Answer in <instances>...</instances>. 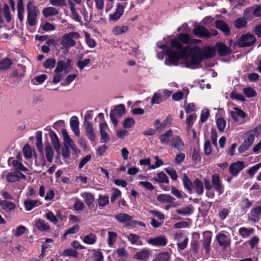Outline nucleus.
I'll return each instance as SVG.
<instances>
[{
    "label": "nucleus",
    "mask_w": 261,
    "mask_h": 261,
    "mask_svg": "<svg viewBox=\"0 0 261 261\" xmlns=\"http://www.w3.org/2000/svg\"><path fill=\"white\" fill-rule=\"evenodd\" d=\"M170 254L167 252L158 254L153 261H170Z\"/></svg>",
    "instance_id": "nucleus-45"
},
{
    "label": "nucleus",
    "mask_w": 261,
    "mask_h": 261,
    "mask_svg": "<svg viewBox=\"0 0 261 261\" xmlns=\"http://www.w3.org/2000/svg\"><path fill=\"white\" fill-rule=\"evenodd\" d=\"M84 125L85 126L87 137L90 141H94L95 139V134L92 123L88 120H84Z\"/></svg>",
    "instance_id": "nucleus-12"
},
{
    "label": "nucleus",
    "mask_w": 261,
    "mask_h": 261,
    "mask_svg": "<svg viewBox=\"0 0 261 261\" xmlns=\"http://www.w3.org/2000/svg\"><path fill=\"white\" fill-rule=\"evenodd\" d=\"M230 97L232 99L239 100L242 101H244L245 100V98L244 96L242 94H239L237 93L236 91H232L230 93Z\"/></svg>",
    "instance_id": "nucleus-61"
},
{
    "label": "nucleus",
    "mask_w": 261,
    "mask_h": 261,
    "mask_svg": "<svg viewBox=\"0 0 261 261\" xmlns=\"http://www.w3.org/2000/svg\"><path fill=\"white\" fill-rule=\"evenodd\" d=\"M62 134L64 140V147H68L71 145L74 142L73 140L69 137L67 131L65 129L62 130Z\"/></svg>",
    "instance_id": "nucleus-38"
},
{
    "label": "nucleus",
    "mask_w": 261,
    "mask_h": 261,
    "mask_svg": "<svg viewBox=\"0 0 261 261\" xmlns=\"http://www.w3.org/2000/svg\"><path fill=\"white\" fill-rule=\"evenodd\" d=\"M123 12L124 7L120 4H118L115 12L110 15V18L114 21H117L122 15Z\"/></svg>",
    "instance_id": "nucleus-27"
},
{
    "label": "nucleus",
    "mask_w": 261,
    "mask_h": 261,
    "mask_svg": "<svg viewBox=\"0 0 261 261\" xmlns=\"http://www.w3.org/2000/svg\"><path fill=\"white\" fill-rule=\"evenodd\" d=\"M254 232V229L252 228H246V227H241L239 230V233L241 235V236L243 238H246L248 237L251 234H253Z\"/></svg>",
    "instance_id": "nucleus-39"
},
{
    "label": "nucleus",
    "mask_w": 261,
    "mask_h": 261,
    "mask_svg": "<svg viewBox=\"0 0 261 261\" xmlns=\"http://www.w3.org/2000/svg\"><path fill=\"white\" fill-rule=\"evenodd\" d=\"M172 47L177 49L179 52L174 51L166 45H159L158 47L163 49L167 58L165 63L167 65H177L180 58L186 59L190 58L186 63L188 68L194 69L197 68L203 59L214 57L215 51L214 48L206 47L202 50L198 46L193 47H184L177 39H173L171 42Z\"/></svg>",
    "instance_id": "nucleus-1"
},
{
    "label": "nucleus",
    "mask_w": 261,
    "mask_h": 261,
    "mask_svg": "<svg viewBox=\"0 0 261 261\" xmlns=\"http://www.w3.org/2000/svg\"><path fill=\"white\" fill-rule=\"evenodd\" d=\"M43 15L45 17L55 16L59 14V11L53 7H48L44 8L42 11Z\"/></svg>",
    "instance_id": "nucleus-26"
},
{
    "label": "nucleus",
    "mask_w": 261,
    "mask_h": 261,
    "mask_svg": "<svg viewBox=\"0 0 261 261\" xmlns=\"http://www.w3.org/2000/svg\"><path fill=\"white\" fill-rule=\"evenodd\" d=\"M70 125L74 135L79 137L80 136L79 121L76 116H74L71 118Z\"/></svg>",
    "instance_id": "nucleus-22"
},
{
    "label": "nucleus",
    "mask_w": 261,
    "mask_h": 261,
    "mask_svg": "<svg viewBox=\"0 0 261 261\" xmlns=\"http://www.w3.org/2000/svg\"><path fill=\"white\" fill-rule=\"evenodd\" d=\"M100 133L101 139L104 143H107L110 139L109 136L107 133L109 127L106 122L101 123L99 124Z\"/></svg>",
    "instance_id": "nucleus-18"
},
{
    "label": "nucleus",
    "mask_w": 261,
    "mask_h": 261,
    "mask_svg": "<svg viewBox=\"0 0 261 261\" xmlns=\"http://www.w3.org/2000/svg\"><path fill=\"white\" fill-rule=\"evenodd\" d=\"M182 182L184 187L188 191H191L193 189V183L192 184L188 176L184 174L183 175Z\"/></svg>",
    "instance_id": "nucleus-46"
},
{
    "label": "nucleus",
    "mask_w": 261,
    "mask_h": 261,
    "mask_svg": "<svg viewBox=\"0 0 261 261\" xmlns=\"http://www.w3.org/2000/svg\"><path fill=\"white\" fill-rule=\"evenodd\" d=\"M193 207L190 205L187 207H181L176 210V213L181 215H190L192 214Z\"/></svg>",
    "instance_id": "nucleus-49"
},
{
    "label": "nucleus",
    "mask_w": 261,
    "mask_h": 261,
    "mask_svg": "<svg viewBox=\"0 0 261 261\" xmlns=\"http://www.w3.org/2000/svg\"><path fill=\"white\" fill-rule=\"evenodd\" d=\"M25 175L19 171H15L13 172H9L6 176V180L9 182H16L20 178L25 179Z\"/></svg>",
    "instance_id": "nucleus-10"
},
{
    "label": "nucleus",
    "mask_w": 261,
    "mask_h": 261,
    "mask_svg": "<svg viewBox=\"0 0 261 261\" xmlns=\"http://www.w3.org/2000/svg\"><path fill=\"white\" fill-rule=\"evenodd\" d=\"M245 166L244 162L237 161L230 165L229 168V171L233 176H237L239 172L245 168Z\"/></svg>",
    "instance_id": "nucleus-8"
},
{
    "label": "nucleus",
    "mask_w": 261,
    "mask_h": 261,
    "mask_svg": "<svg viewBox=\"0 0 261 261\" xmlns=\"http://www.w3.org/2000/svg\"><path fill=\"white\" fill-rule=\"evenodd\" d=\"M212 238L211 234H204L203 239L202 241V246L206 253H209L210 251V246L211 243Z\"/></svg>",
    "instance_id": "nucleus-32"
},
{
    "label": "nucleus",
    "mask_w": 261,
    "mask_h": 261,
    "mask_svg": "<svg viewBox=\"0 0 261 261\" xmlns=\"http://www.w3.org/2000/svg\"><path fill=\"white\" fill-rule=\"evenodd\" d=\"M69 5L70 6L72 18L75 21L82 22L81 18L75 8L74 4L72 2H69Z\"/></svg>",
    "instance_id": "nucleus-36"
},
{
    "label": "nucleus",
    "mask_w": 261,
    "mask_h": 261,
    "mask_svg": "<svg viewBox=\"0 0 261 261\" xmlns=\"http://www.w3.org/2000/svg\"><path fill=\"white\" fill-rule=\"evenodd\" d=\"M261 216V205L252 208L250 212L249 219L251 221L256 222L258 221Z\"/></svg>",
    "instance_id": "nucleus-23"
},
{
    "label": "nucleus",
    "mask_w": 261,
    "mask_h": 261,
    "mask_svg": "<svg viewBox=\"0 0 261 261\" xmlns=\"http://www.w3.org/2000/svg\"><path fill=\"white\" fill-rule=\"evenodd\" d=\"M216 240L219 245L224 249H226L230 245V239L226 235L222 233H219L216 236Z\"/></svg>",
    "instance_id": "nucleus-11"
},
{
    "label": "nucleus",
    "mask_w": 261,
    "mask_h": 261,
    "mask_svg": "<svg viewBox=\"0 0 261 261\" xmlns=\"http://www.w3.org/2000/svg\"><path fill=\"white\" fill-rule=\"evenodd\" d=\"M117 236V233L115 232H108V244L109 246L111 247L114 245L116 240Z\"/></svg>",
    "instance_id": "nucleus-50"
},
{
    "label": "nucleus",
    "mask_w": 261,
    "mask_h": 261,
    "mask_svg": "<svg viewBox=\"0 0 261 261\" xmlns=\"http://www.w3.org/2000/svg\"><path fill=\"white\" fill-rule=\"evenodd\" d=\"M216 27L223 32L225 35H228L230 33V29L228 25L222 20H217L215 22Z\"/></svg>",
    "instance_id": "nucleus-25"
},
{
    "label": "nucleus",
    "mask_w": 261,
    "mask_h": 261,
    "mask_svg": "<svg viewBox=\"0 0 261 261\" xmlns=\"http://www.w3.org/2000/svg\"><path fill=\"white\" fill-rule=\"evenodd\" d=\"M193 33L199 38H210L209 31L202 25L196 26L193 30Z\"/></svg>",
    "instance_id": "nucleus-15"
},
{
    "label": "nucleus",
    "mask_w": 261,
    "mask_h": 261,
    "mask_svg": "<svg viewBox=\"0 0 261 261\" xmlns=\"http://www.w3.org/2000/svg\"><path fill=\"white\" fill-rule=\"evenodd\" d=\"M193 188L195 189L197 194L201 195L204 190L203 184L199 179L196 178L193 182Z\"/></svg>",
    "instance_id": "nucleus-33"
},
{
    "label": "nucleus",
    "mask_w": 261,
    "mask_h": 261,
    "mask_svg": "<svg viewBox=\"0 0 261 261\" xmlns=\"http://www.w3.org/2000/svg\"><path fill=\"white\" fill-rule=\"evenodd\" d=\"M71 60L67 59L66 61H59L57 63V67L55 70L56 73H60L64 71L67 73V70L71 68Z\"/></svg>",
    "instance_id": "nucleus-9"
},
{
    "label": "nucleus",
    "mask_w": 261,
    "mask_h": 261,
    "mask_svg": "<svg viewBox=\"0 0 261 261\" xmlns=\"http://www.w3.org/2000/svg\"><path fill=\"white\" fill-rule=\"evenodd\" d=\"M82 240L85 244L93 245L96 242L97 237L95 234L90 233L85 236Z\"/></svg>",
    "instance_id": "nucleus-40"
},
{
    "label": "nucleus",
    "mask_w": 261,
    "mask_h": 261,
    "mask_svg": "<svg viewBox=\"0 0 261 261\" xmlns=\"http://www.w3.org/2000/svg\"><path fill=\"white\" fill-rule=\"evenodd\" d=\"M81 37L80 34L76 32H72L65 34L61 40V45L66 48H70L76 44L75 40Z\"/></svg>",
    "instance_id": "nucleus-2"
},
{
    "label": "nucleus",
    "mask_w": 261,
    "mask_h": 261,
    "mask_svg": "<svg viewBox=\"0 0 261 261\" xmlns=\"http://www.w3.org/2000/svg\"><path fill=\"white\" fill-rule=\"evenodd\" d=\"M212 188H214L219 195L223 193L224 186L221 182L219 174L215 173L212 175Z\"/></svg>",
    "instance_id": "nucleus-6"
},
{
    "label": "nucleus",
    "mask_w": 261,
    "mask_h": 261,
    "mask_svg": "<svg viewBox=\"0 0 261 261\" xmlns=\"http://www.w3.org/2000/svg\"><path fill=\"white\" fill-rule=\"evenodd\" d=\"M18 7V18L20 21H22L23 20V13L24 12V7L23 6V0H18L17 3Z\"/></svg>",
    "instance_id": "nucleus-47"
},
{
    "label": "nucleus",
    "mask_w": 261,
    "mask_h": 261,
    "mask_svg": "<svg viewBox=\"0 0 261 261\" xmlns=\"http://www.w3.org/2000/svg\"><path fill=\"white\" fill-rule=\"evenodd\" d=\"M253 201L249 200L248 198H243L241 201L240 206L243 210L250 208L253 204Z\"/></svg>",
    "instance_id": "nucleus-52"
},
{
    "label": "nucleus",
    "mask_w": 261,
    "mask_h": 261,
    "mask_svg": "<svg viewBox=\"0 0 261 261\" xmlns=\"http://www.w3.org/2000/svg\"><path fill=\"white\" fill-rule=\"evenodd\" d=\"M27 228L23 225H19L15 230H13L14 236L16 237H19L22 236L26 231Z\"/></svg>",
    "instance_id": "nucleus-54"
},
{
    "label": "nucleus",
    "mask_w": 261,
    "mask_h": 261,
    "mask_svg": "<svg viewBox=\"0 0 261 261\" xmlns=\"http://www.w3.org/2000/svg\"><path fill=\"white\" fill-rule=\"evenodd\" d=\"M163 100V97L161 93H155L152 97L151 103L152 105L160 104Z\"/></svg>",
    "instance_id": "nucleus-51"
},
{
    "label": "nucleus",
    "mask_w": 261,
    "mask_h": 261,
    "mask_svg": "<svg viewBox=\"0 0 261 261\" xmlns=\"http://www.w3.org/2000/svg\"><path fill=\"white\" fill-rule=\"evenodd\" d=\"M3 14L5 16L6 21L9 22L11 20L9 7L7 4H5L2 8H0V23L4 22Z\"/></svg>",
    "instance_id": "nucleus-20"
},
{
    "label": "nucleus",
    "mask_w": 261,
    "mask_h": 261,
    "mask_svg": "<svg viewBox=\"0 0 261 261\" xmlns=\"http://www.w3.org/2000/svg\"><path fill=\"white\" fill-rule=\"evenodd\" d=\"M196 119V114H192L188 116L186 121L187 128L190 129L192 127Z\"/></svg>",
    "instance_id": "nucleus-56"
},
{
    "label": "nucleus",
    "mask_w": 261,
    "mask_h": 261,
    "mask_svg": "<svg viewBox=\"0 0 261 261\" xmlns=\"http://www.w3.org/2000/svg\"><path fill=\"white\" fill-rule=\"evenodd\" d=\"M93 253L92 259L93 261H102L103 259V256L102 253L99 250L93 249L92 250Z\"/></svg>",
    "instance_id": "nucleus-48"
},
{
    "label": "nucleus",
    "mask_w": 261,
    "mask_h": 261,
    "mask_svg": "<svg viewBox=\"0 0 261 261\" xmlns=\"http://www.w3.org/2000/svg\"><path fill=\"white\" fill-rule=\"evenodd\" d=\"M135 120L133 118H127L124 120L123 127L125 128H129L133 127L135 124Z\"/></svg>",
    "instance_id": "nucleus-63"
},
{
    "label": "nucleus",
    "mask_w": 261,
    "mask_h": 261,
    "mask_svg": "<svg viewBox=\"0 0 261 261\" xmlns=\"http://www.w3.org/2000/svg\"><path fill=\"white\" fill-rule=\"evenodd\" d=\"M234 111H230L229 113L231 118L235 122H238L239 120L238 116L245 118L247 116V114L243 110L238 107H234L233 108Z\"/></svg>",
    "instance_id": "nucleus-19"
},
{
    "label": "nucleus",
    "mask_w": 261,
    "mask_h": 261,
    "mask_svg": "<svg viewBox=\"0 0 261 261\" xmlns=\"http://www.w3.org/2000/svg\"><path fill=\"white\" fill-rule=\"evenodd\" d=\"M27 21L30 26L36 25L37 16L39 14V9L33 3L29 1L27 6Z\"/></svg>",
    "instance_id": "nucleus-4"
},
{
    "label": "nucleus",
    "mask_w": 261,
    "mask_h": 261,
    "mask_svg": "<svg viewBox=\"0 0 261 261\" xmlns=\"http://www.w3.org/2000/svg\"><path fill=\"white\" fill-rule=\"evenodd\" d=\"M128 30V27L126 25L117 26L113 29V33L115 35H121L126 32Z\"/></svg>",
    "instance_id": "nucleus-53"
},
{
    "label": "nucleus",
    "mask_w": 261,
    "mask_h": 261,
    "mask_svg": "<svg viewBox=\"0 0 261 261\" xmlns=\"http://www.w3.org/2000/svg\"><path fill=\"white\" fill-rule=\"evenodd\" d=\"M45 152L46 158L48 162H51L54 158V152L52 147L49 143L45 144Z\"/></svg>",
    "instance_id": "nucleus-37"
},
{
    "label": "nucleus",
    "mask_w": 261,
    "mask_h": 261,
    "mask_svg": "<svg viewBox=\"0 0 261 261\" xmlns=\"http://www.w3.org/2000/svg\"><path fill=\"white\" fill-rule=\"evenodd\" d=\"M247 21L246 20L242 18H239L235 20L234 25L237 29H242L246 26Z\"/></svg>",
    "instance_id": "nucleus-60"
},
{
    "label": "nucleus",
    "mask_w": 261,
    "mask_h": 261,
    "mask_svg": "<svg viewBox=\"0 0 261 261\" xmlns=\"http://www.w3.org/2000/svg\"><path fill=\"white\" fill-rule=\"evenodd\" d=\"M149 254V251L148 249H143L140 251L137 252L134 256V258L138 260L146 259Z\"/></svg>",
    "instance_id": "nucleus-34"
},
{
    "label": "nucleus",
    "mask_w": 261,
    "mask_h": 261,
    "mask_svg": "<svg viewBox=\"0 0 261 261\" xmlns=\"http://www.w3.org/2000/svg\"><path fill=\"white\" fill-rule=\"evenodd\" d=\"M125 114V107L123 104L115 106L110 114L111 120L114 125L117 126L119 120Z\"/></svg>",
    "instance_id": "nucleus-3"
},
{
    "label": "nucleus",
    "mask_w": 261,
    "mask_h": 261,
    "mask_svg": "<svg viewBox=\"0 0 261 261\" xmlns=\"http://www.w3.org/2000/svg\"><path fill=\"white\" fill-rule=\"evenodd\" d=\"M157 178L158 179L156 180L159 182L166 184H168L169 182L168 178L164 172L159 173L157 175Z\"/></svg>",
    "instance_id": "nucleus-57"
},
{
    "label": "nucleus",
    "mask_w": 261,
    "mask_h": 261,
    "mask_svg": "<svg viewBox=\"0 0 261 261\" xmlns=\"http://www.w3.org/2000/svg\"><path fill=\"white\" fill-rule=\"evenodd\" d=\"M173 135V131L171 129H170L166 131L164 133L160 135L159 136V138L160 140L161 143L163 145L170 144L171 140H170V137H172Z\"/></svg>",
    "instance_id": "nucleus-17"
},
{
    "label": "nucleus",
    "mask_w": 261,
    "mask_h": 261,
    "mask_svg": "<svg viewBox=\"0 0 261 261\" xmlns=\"http://www.w3.org/2000/svg\"><path fill=\"white\" fill-rule=\"evenodd\" d=\"M50 137L55 149L57 151H58L60 150L61 145L57 135L55 132H51L50 134Z\"/></svg>",
    "instance_id": "nucleus-41"
},
{
    "label": "nucleus",
    "mask_w": 261,
    "mask_h": 261,
    "mask_svg": "<svg viewBox=\"0 0 261 261\" xmlns=\"http://www.w3.org/2000/svg\"><path fill=\"white\" fill-rule=\"evenodd\" d=\"M36 145L38 151L43 156V147L42 143V134L41 132H36Z\"/></svg>",
    "instance_id": "nucleus-35"
},
{
    "label": "nucleus",
    "mask_w": 261,
    "mask_h": 261,
    "mask_svg": "<svg viewBox=\"0 0 261 261\" xmlns=\"http://www.w3.org/2000/svg\"><path fill=\"white\" fill-rule=\"evenodd\" d=\"M35 227L40 231L49 232L50 230V227L48 223L43 219L36 220L35 222Z\"/></svg>",
    "instance_id": "nucleus-16"
},
{
    "label": "nucleus",
    "mask_w": 261,
    "mask_h": 261,
    "mask_svg": "<svg viewBox=\"0 0 261 261\" xmlns=\"http://www.w3.org/2000/svg\"><path fill=\"white\" fill-rule=\"evenodd\" d=\"M77 255V252L73 249H66L63 251L61 254L62 256H72L75 257H76Z\"/></svg>",
    "instance_id": "nucleus-55"
},
{
    "label": "nucleus",
    "mask_w": 261,
    "mask_h": 261,
    "mask_svg": "<svg viewBox=\"0 0 261 261\" xmlns=\"http://www.w3.org/2000/svg\"><path fill=\"white\" fill-rule=\"evenodd\" d=\"M261 167V163H258L251 167L247 171L248 174L251 176H253L256 172Z\"/></svg>",
    "instance_id": "nucleus-64"
},
{
    "label": "nucleus",
    "mask_w": 261,
    "mask_h": 261,
    "mask_svg": "<svg viewBox=\"0 0 261 261\" xmlns=\"http://www.w3.org/2000/svg\"><path fill=\"white\" fill-rule=\"evenodd\" d=\"M109 202V198L108 196L100 195L97 200L98 205L99 208H102L103 206L108 204Z\"/></svg>",
    "instance_id": "nucleus-44"
},
{
    "label": "nucleus",
    "mask_w": 261,
    "mask_h": 261,
    "mask_svg": "<svg viewBox=\"0 0 261 261\" xmlns=\"http://www.w3.org/2000/svg\"><path fill=\"white\" fill-rule=\"evenodd\" d=\"M12 65V61L8 58H4L0 61V70L9 69Z\"/></svg>",
    "instance_id": "nucleus-43"
},
{
    "label": "nucleus",
    "mask_w": 261,
    "mask_h": 261,
    "mask_svg": "<svg viewBox=\"0 0 261 261\" xmlns=\"http://www.w3.org/2000/svg\"><path fill=\"white\" fill-rule=\"evenodd\" d=\"M127 238L132 244L142 245L140 237L136 234L130 233L127 236Z\"/></svg>",
    "instance_id": "nucleus-42"
},
{
    "label": "nucleus",
    "mask_w": 261,
    "mask_h": 261,
    "mask_svg": "<svg viewBox=\"0 0 261 261\" xmlns=\"http://www.w3.org/2000/svg\"><path fill=\"white\" fill-rule=\"evenodd\" d=\"M216 47L219 55L220 56H225L229 54L231 52V50L229 48L226 46L224 44L222 43H218L216 44Z\"/></svg>",
    "instance_id": "nucleus-24"
},
{
    "label": "nucleus",
    "mask_w": 261,
    "mask_h": 261,
    "mask_svg": "<svg viewBox=\"0 0 261 261\" xmlns=\"http://www.w3.org/2000/svg\"><path fill=\"white\" fill-rule=\"evenodd\" d=\"M40 204L41 203L37 200L27 199L24 201V205L27 211H31Z\"/></svg>",
    "instance_id": "nucleus-30"
},
{
    "label": "nucleus",
    "mask_w": 261,
    "mask_h": 261,
    "mask_svg": "<svg viewBox=\"0 0 261 261\" xmlns=\"http://www.w3.org/2000/svg\"><path fill=\"white\" fill-rule=\"evenodd\" d=\"M0 206L3 210L7 212H10L14 210L16 207L14 203L9 201L2 200H0Z\"/></svg>",
    "instance_id": "nucleus-31"
},
{
    "label": "nucleus",
    "mask_w": 261,
    "mask_h": 261,
    "mask_svg": "<svg viewBox=\"0 0 261 261\" xmlns=\"http://www.w3.org/2000/svg\"><path fill=\"white\" fill-rule=\"evenodd\" d=\"M115 218L119 223H126V225H129V222L133 219L132 216L125 213H119L117 214L115 216Z\"/></svg>",
    "instance_id": "nucleus-21"
},
{
    "label": "nucleus",
    "mask_w": 261,
    "mask_h": 261,
    "mask_svg": "<svg viewBox=\"0 0 261 261\" xmlns=\"http://www.w3.org/2000/svg\"><path fill=\"white\" fill-rule=\"evenodd\" d=\"M174 238L177 242L178 250H184L187 247L188 238L183 233H176L174 235Z\"/></svg>",
    "instance_id": "nucleus-7"
},
{
    "label": "nucleus",
    "mask_w": 261,
    "mask_h": 261,
    "mask_svg": "<svg viewBox=\"0 0 261 261\" xmlns=\"http://www.w3.org/2000/svg\"><path fill=\"white\" fill-rule=\"evenodd\" d=\"M169 145L178 151H182L185 146L184 142L179 136L173 137Z\"/></svg>",
    "instance_id": "nucleus-14"
},
{
    "label": "nucleus",
    "mask_w": 261,
    "mask_h": 261,
    "mask_svg": "<svg viewBox=\"0 0 261 261\" xmlns=\"http://www.w3.org/2000/svg\"><path fill=\"white\" fill-rule=\"evenodd\" d=\"M147 242L153 246H164L167 244V240L165 236H160L148 239Z\"/></svg>",
    "instance_id": "nucleus-13"
},
{
    "label": "nucleus",
    "mask_w": 261,
    "mask_h": 261,
    "mask_svg": "<svg viewBox=\"0 0 261 261\" xmlns=\"http://www.w3.org/2000/svg\"><path fill=\"white\" fill-rule=\"evenodd\" d=\"M156 199L158 201L164 203H172L175 200V198L171 196L170 195L166 194H161L159 195Z\"/></svg>",
    "instance_id": "nucleus-28"
},
{
    "label": "nucleus",
    "mask_w": 261,
    "mask_h": 261,
    "mask_svg": "<svg viewBox=\"0 0 261 261\" xmlns=\"http://www.w3.org/2000/svg\"><path fill=\"white\" fill-rule=\"evenodd\" d=\"M226 122L225 120L222 118H219L217 120V125L218 129L220 132H223L226 126Z\"/></svg>",
    "instance_id": "nucleus-59"
},
{
    "label": "nucleus",
    "mask_w": 261,
    "mask_h": 261,
    "mask_svg": "<svg viewBox=\"0 0 261 261\" xmlns=\"http://www.w3.org/2000/svg\"><path fill=\"white\" fill-rule=\"evenodd\" d=\"M81 195L84 199L85 202L89 207L93 204L94 201V196L92 193L84 192L81 193Z\"/></svg>",
    "instance_id": "nucleus-29"
},
{
    "label": "nucleus",
    "mask_w": 261,
    "mask_h": 261,
    "mask_svg": "<svg viewBox=\"0 0 261 261\" xmlns=\"http://www.w3.org/2000/svg\"><path fill=\"white\" fill-rule=\"evenodd\" d=\"M255 42V38L251 34L243 35L238 40V44L240 47H247L253 45Z\"/></svg>",
    "instance_id": "nucleus-5"
},
{
    "label": "nucleus",
    "mask_w": 261,
    "mask_h": 261,
    "mask_svg": "<svg viewBox=\"0 0 261 261\" xmlns=\"http://www.w3.org/2000/svg\"><path fill=\"white\" fill-rule=\"evenodd\" d=\"M121 195V191L116 188H113L111 193V202L114 203L115 201Z\"/></svg>",
    "instance_id": "nucleus-58"
},
{
    "label": "nucleus",
    "mask_w": 261,
    "mask_h": 261,
    "mask_svg": "<svg viewBox=\"0 0 261 261\" xmlns=\"http://www.w3.org/2000/svg\"><path fill=\"white\" fill-rule=\"evenodd\" d=\"M73 207L77 211H82L85 207V205L79 198H76L74 203Z\"/></svg>",
    "instance_id": "nucleus-62"
}]
</instances>
